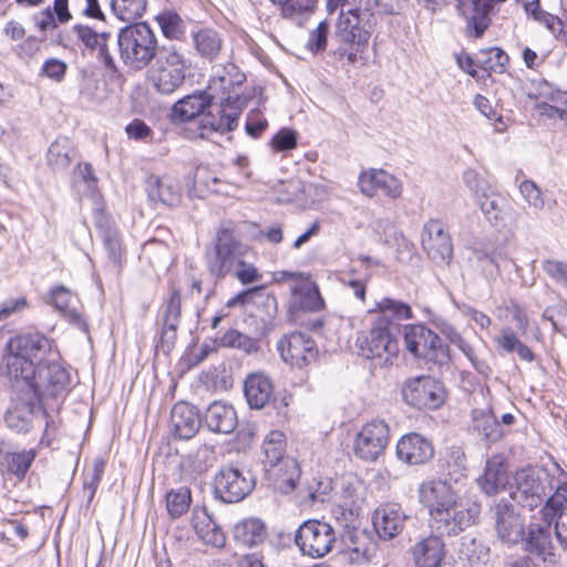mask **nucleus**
Returning a JSON list of instances; mask_svg holds the SVG:
<instances>
[{
	"mask_svg": "<svg viewBox=\"0 0 567 567\" xmlns=\"http://www.w3.org/2000/svg\"><path fill=\"white\" fill-rule=\"evenodd\" d=\"M421 503L429 508L430 527L435 534L419 539L411 548L416 567H440L445 558L442 536L457 535L476 523L482 506L461 501L446 481H430L419 489Z\"/></svg>",
	"mask_w": 567,
	"mask_h": 567,
	"instance_id": "obj_1",
	"label": "nucleus"
},
{
	"mask_svg": "<svg viewBox=\"0 0 567 567\" xmlns=\"http://www.w3.org/2000/svg\"><path fill=\"white\" fill-rule=\"evenodd\" d=\"M50 351L51 341L42 333L30 332L10 338L0 361V377L7 379L11 386H20L21 378L31 375L35 361L42 362Z\"/></svg>",
	"mask_w": 567,
	"mask_h": 567,
	"instance_id": "obj_2",
	"label": "nucleus"
},
{
	"mask_svg": "<svg viewBox=\"0 0 567 567\" xmlns=\"http://www.w3.org/2000/svg\"><path fill=\"white\" fill-rule=\"evenodd\" d=\"M117 45L121 60L134 71L150 66L162 51L155 32L146 22L131 23L122 28L117 34Z\"/></svg>",
	"mask_w": 567,
	"mask_h": 567,
	"instance_id": "obj_3",
	"label": "nucleus"
},
{
	"mask_svg": "<svg viewBox=\"0 0 567 567\" xmlns=\"http://www.w3.org/2000/svg\"><path fill=\"white\" fill-rule=\"evenodd\" d=\"M69 371L55 361H42L33 368L31 375L21 378L20 391H25L45 412L49 400L64 398L70 389Z\"/></svg>",
	"mask_w": 567,
	"mask_h": 567,
	"instance_id": "obj_4",
	"label": "nucleus"
},
{
	"mask_svg": "<svg viewBox=\"0 0 567 567\" xmlns=\"http://www.w3.org/2000/svg\"><path fill=\"white\" fill-rule=\"evenodd\" d=\"M190 60L177 44H163L161 55L148 72L154 90L162 95H172L183 86Z\"/></svg>",
	"mask_w": 567,
	"mask_h": 567,
	"instance_id": "obj_5",
	"label": "nucleus"
},
{
	"mask_svg": "<svg viewBox=\"0 0 567 567\" xmlns=\"http://www.w3.org/2000/svg\"><path fill=\"white\" fill-rule=\"evenodd\" d=\"M245 101L236 95L220 97V102L205 111L197 124V135L202 138L208 137L213 133H227L236 130Z\"/></svg>",
	"mask_w": 567,
	"mask_h": 567,
	"instance_id": "obj_6",
	"label": "nucleus"
},
{
	"mask_svg": "<svg viewBox=\"0 0 567 567\" xmlns=\"http://www.w3.org/2000/svg\"><path fill=\"white\" fill-rule=\"evenodd\" d=\"M406 350L417 359L443 365L450 361L449 347L442 338L423 324L403 328Z\"/></svg>",
	"mask_w": 567,
	"mask_h": 567,
	"instance_id": "obj_7",
	"label": "nucleus"
},
{
	"mask_svg": "<svg viewBox=\"0 0 567 567\" xmlns=\"http://www.w3.org/2000/svg\"><path fill=\"white\" fill-rule=\"evenodd\" d=\"M256 307L250 318L255 321V332L261 337L269 334L275 329V318L278 311L277 299L271 293H265L264 287H254L241 291L228 302V307L236 305H249Z\"/></svg>",
	"mask_w": 567,
	"mask_h": 567,
	"instance_id": "obj_8",
	"label": "nucleus"
},
{
	"mask_svg": "<svg viewBox=\"0 0 567 567\" xmlns=\"http://www.w3.org/2000/svg\"><path fill=\"white\" fill-rule=\"evenodd\" d=\"M373 13L368 10L341 9L337 24L336 38L344 44L357 45V52H364L373 30Z\"/></svg>",
	"mask_w": 567,
	"mask_h": 567,
	"instance_id": "obj_9",
	"label": "nucleus"
},
{
	"mask_svg": "<svg viewBox=\"0 0 567 567\" xmlns=\"http://www.w3.org/2000/svg\"><path fill=\"white\" fill-rule=\"evenodd\" d=\"M255 487V478L243 468L223 466L214 476V496L226 504L238 503L246 498Z\"/></svg>",
	"mask_w": 567,
	"mask_h": 567,
	"instance_id": "obj_10",
	"label": "nucleus"
},
{
	"mask_svg": "<svg viewBox=\"0 0 567 567\" xmlns=\"http://www.w3.org/2000/svg\"><path fill=\"white\" fill-rule=\"evenodd\" d=\"M497 537L507 545H516L525 535L524 517L507 497L495 498L488 507Z\"/></svg>",
	"mask_w": 567,
	"mask_h": 567,
	"instance_id": "obj_11",
	"label": "nucleus"
},
{
	"mask_svg": "<svg viewBox=\"0 0 567 567\" xmlns=\"http://www.w3.org/2000/svg\"><path fill=\"white\" fill-rule=\"evenodd\" d=\"M334 542L336 533L332 526L317 519L301 524L295 537L301 553L312 558L323 557L330 553Z\"/></svg>",
	"mask_w": 567,
	"mask_h": 567,
	"instance_id": "obj_12",
	"label": "nucleus"
},
{
	"mask_svg": "<svg viewBox=\"0 0 567 567\" xmlns=\"http://www.w3.org/2000/svg\"><path fill=\"white\" fill-rule=\"evenodd\" d=\"M402 396L409 405L416 409H436L445 400V390L436 379L422 375L404 383Z\"/></svg>",
	"mask_w": 567,
	"mask_h": 567,
	"instance_id": "obj_13",
	"label": "nucleus"
},
{
	"mask_svg": "<svg viewBox=\"0 0 567 567\" xmlns=\"http://www.w3.org/2000/svg\"><path fill=\"white\" fill-rule=\"evenodd\" d=\"M390 440L389 425L383 420H372L358 432L354 455L367 462H374L384 452Z\"/></svg>",
	"mask_w": 567,
	"mask_h": 567,
	"instance_id": "obj_14",
	"label": "nucleus"
},
{
	"mask_svg": "<svg viewBox=\"0 0 567 567\" xmlns=\"http://www.w3.org/2000/svg\"><path fill=\"white\" fill-rule=\"evenodd\" d=\"M243 256V246L231 230L220 228L215 240V254L208 261L209 272L217 279L230 274Z\"/></svg>",
	"mask_w": 567,
	"mask_h": 567,
	"instance_id": "obj_15",
	"label": "nucleus"
},
{
	"mask_svg": "<svg viewBox=\"0 0 567 567\" xmlns=\"http://www.w3.org/2000/svg\"><path fill=\"white\" fill-rule=\"evenodd\" d=\"M281 359L299 369L305 368L318 358V348L313 339L302 332L284 336L277 343Z\"/></svg>",
	"mask_w": 567,
	"mask_h": 567,
	"instance_id": "obj_16",
	"label": "nucleus"
},
{
	"mask_svg": "<svg viewBox=\"0 0 567 567\" xmlns=\"http://www.w3.org/2000/svg\"><path fill=\"white\" fill-rule=\"evenodd\" d=\"M421 243L429 258L436 265H447L453 255L452 240L444 225L437 219L424 224Z\"/></svg>",
	"mask_w": 567,
	"mask_h": 567,
	"instance_id": "obj_17",
	"label": "nucleus"
},
{
	"mask_svg": "<svg viewBox=\"0 0 567 567\" xmlns=\"http://www.w3.org/2000/svg\"><path fill=\"white\" fill-rule=\"evenodd\" d=\"M543 518L555 522V535L564 549H567V477L558 478L557 491L553 493L542 508Z\"/></svg>",
	"mask_w": 567,
	"mask_h": 567,
	"instance_id": "obj_18",
	"label": "nucleus"
},
{
	"mask_svg": "<svg viewBox=\"0 0 567 567\" xmlns=\"http://www.w3.org/2000/svg\"><path fill=\"white\" fill-rule=\"evenodd\" d=\"M506 0H455V9L460 17L466 22L468 37L478 39L483 37L489 27L492 19L489 13L493 2L503 3Z\"/></svg>",
	"mask_w": 567,
	"mask_h": 567,
	"instance_id": "obj_19",
	"label": "nucleus"
},
{
	"mask_svg": "<svg viewBox=\"0 0 567 567\" xmlns=\"http://www.w3.org/2000/svg\"><path fill=\"white\" fill-rule=\"evenodd\" d=\"M360 352L367 359H380L388 363L399 352L398 333L373 323L369 334L360 343Z\"/></svg>",
	"mask_w": 567,
	"mask_h": 567,
	"instance_id": "obj_20",
	"label": "nucleus"
},
{
	"mask_svg": "<svg viewBox=\"0 0 567 567\" xmlns=\"http://www.w3.org/2000/svg\"><path fill=\"white\" fill-rule=\"evenodd\" d=\"M216 94L206 90H197L178 101H176L171 110V120L174 123L193 122L196 125L199 118L204 115L205 111L212 106L216 100Z\"/></svg>",
	"mask_w": 567,
	"mask_h": 567,
	"instance_id": "obj_21",
	"label": "nucleus"
},
{
	"mask_svg": "<svg viewBox=\"0 0 567 567\" xmlns=\"http://www.w3.org/2000/svg\"><path fill=\"white\" fill-rule=\"evenodd\" d=\"M507 461L503 454H494L485 462L483 473L476 478L478 488L486 496H495L509 484Z\"/></svg>",
	"mask_w": 567,
	"mask_h": 567,
	"instance_id": "obj_22",
	"label": "nucleus"
},
{
	"mask_svg": "<svg viewBox=\"0 0 567 567\" xmlns=\"http://www.w3.org/2000/svg\"><path fill=\"white\" fill-rule=\"evenodd\" d=\"M408 518L400 504L385 503L374 511L372 523L380 538L392 539L402 533Z\"/></svg>",
	"mask_w": 567,
	"mask_h": 567,
	"instance_id": "obj_23",
	"label": "nucleus"
},
{
	"mask_svg": "<svg viewBox=\"0 0 567 567\" xmlns=\"http://www.w3.org/2000/svg\"><path fill=\"white\" fill-rule=\"evenodd\" d=\"M523 549L540 558L544 563L556 564L557 557L550 534V524H530L526 536L520 539Z\"/></svg>",
	"mask_w": 567,
	"mask_h": 567,
	"instance_id": "obj_24",
	"label": "nucleus"
},
{
	"mask_svg": "<svg viewBox=\"0 0 567 567\" xmlns=\"http://www.w3.org/2000/svg\"><path fill=\"white\" fill-rule=\"evenodd\" d=\"M396 456L409 465H422L434 456L432 442L419 433L403 435L396 444Z\"/></svg>",
	"mask_w": 567,
	"mask_h": 567,
	"instance_id": "obj_25",
	"label": "nucleus"
},
{
	"mask_svg": "<svg viewBox=\"0 0 567 567\" xmlns=\"http://www.w3.org/2000/svg\"><path fill=\"white\" fill-rule=\"evenodd\" d=\"M38 401L25 391H21L4 413L6 425L16 433H28L32 429Z\"/></svg>",
	"mask_w": 567,
	"mask_h": 567,
	"instance_id": "obj_26",
	"label": "nucleus"
},
{
	"mask_svg": "<svg viewBox=\"0 0 567 567\" xmlns=\"http://www.w3.org/2000/svg\"><path fill=\"white\" fill-rule=\"evenodd\" d=\"M369 313L377 315L374 323L398 334L401 332L400 322L412 317V310L408 303L389 297L378 301L375 307L369 310Z\"/></svg>",
	"mask_w": 567,
	"mask_h": 567,
	"instance_id": "obj_27",
	"label": "nucleus"
},
{
	"mask_svg": "<svg viewBox=\"0 0 567 567\" xmlns=\"http://www.w3.org/2000/svg\"><path fill=\"white\" fill-rule=\"evenodd\" d=\"M37 455L35 449L12 452L8 450L4 440L0 439V472L2 475L13 477L17 482L25 478Z\"/></svg>",
	"mask_w": 567,
	"mask_h": 567,
	"instance_id": "obj_28",
	"label": "nucleus"
},
{
	"mask_svg": "<svg viewBox=\"0 0 567 567\" xmlns=\"http://www.w3.org/2000/svg\"><path fill=\"white\" fill-rule=\"evenodd\" d=\"M181 293L173 290L171 297L163 306L161 316V348L165 353H169L177 338V329L181 322Z\"/></svg>",
	"mask_w": 567,
	"mask_h": 567,
	"instance_id": "obj_29",
	"label": "nucleus"
},
{
	"mask_svg": "<svg viewBox=\"0 0 567 567\" xmlns=\"http://www.w3.org/2000/svg\"><path fill=\"white\" fill-rule=\"evenodd\" d=\"M359 187L369 197L374 196L379 190L393 199L399 198L402 194L401 182L382 169L362 173L359 176Z\"/></svg>",
	"mask_w": 567,
	"mask_h": 567,
	"instance_id": "obj_30",
	"label": "nucleus"
},
{
	"mask_svg": "<svg viewBox=\"0 0 567 567\" xmlns=\"http://www.w3.org/2000/svg\"><path fill=\"white\" fill-rule=\"evenodd\" d=\"M171 421L175 436L181 440L192 439L202 424L197 409L185 402H178L173 406Z\"/></svg>",
	"mask_w": 567,
	"mask_h": 567,
	"instance_id": "obj_31",
	"label": "nucleus"
},
{
	"mask_svg": "<svg viewBox=\"0 0 567 567\" xmlns=\"http://www.w3.org/2000/svg\"><path fill=\"white\" fill-rule=\"evenodd\" d=\"M204 423L210 432L229 434L238 423L235 409L221 401H215L206 409Z\"/></svg>",
	"mask_w": 567,
	"mask_h": 567,
	"instance_id": "obj_32",
	"label": "nucleus"
},
{
	"mask_svg": "<svg viewBox=\"0 0 567 567\" xmlns=\"http://www.w3.org/2000/svg\"><path fill=\"white\" fill-rule=\"evenodd\" d=\"M192 522L196 534L205 544L216 548L225 546L226 535L213 519L206 507H195Z\"/></svg>",
	"mask_w": 567,
	"mask_h": 567,
	"instance_id": "obj_33",
	"label": "nucleus"
},
{
	"mask_svg": "<svg viewBox=\"0 0 567 567\" xmlns=\"http://www.w3.org/2000/svg\"><path fill=\"white\" fill-rule=\"evenodd\" d=\"M244 394L251 409H262L272 399V382L269 377L264 373H250L244 382Z\"/></svg>",
	"mask_w": 567,
	"mask_h": 567,
	"instance_id": "obj_34",
	"label": "nucleus"
},
{
	"mask_svg": "<svg viewBox=\"0 0 567 567\" xmlns=\"http://www.w3.org/2000/svg\"><path fill=\"white\" fill-rule=\"evenodd\" d=\"M292 307L305 311H318L324 306L319 288L309 276L301 278L290 287Z\"/></svg>",
	"mask_w": 567,
	"mask_h": 567,
	"instance_id": "obj_35",
	"label": "nucleus"
},
{
	"mask_svg": "<svg viewBox=\"0 0 567 567\" xmlns=\"http://www.w3.org/2000/svg\"><path fill=\"white\" fill-rule=\"evenodd\" d=\"M472 429L487 443H496L503 439L505 431L491 408L474 409L471 413Z\"/></svg>",
	"mask_w": 567,
	"mask_h": 567,
	"instance_id": "obj_36",
	"label": "nucleus"
},
{
	"mask_svg": "<svg viewBox=\"0 0 567 567\" xmlns=\"http://www.w3.org/2000/svg\"><path fill=\"white\" fill-rule=\"evenodd\" d=\"M150 200L167 207L176 206L181 200V188L169 177L150 176L146 182Z\"/></svg>",
	"mask_w": 567,
	"mask_h": 567,
	"instance_id": "obj_37",
	"label": "nucleus"
},
{
	"mask_svg": "<svg viewBox=\"0 0 567 567\" xmlns=\"http://www.w3.org/2000/svg\"><path fill=\"white\" fill-rule=\"evenodd\" d=\"M73 32L76 34L78 39L91 50L99 49L100 55L103 58V61L107 68H114V59L110 54L107 48V41L111 38V33L102 32L97 33L89 25L75 24L72 28Z\"/></svg>",
	"mask_w": 567,
	"mask_h": 567,
	"instance_id": "obj_38",
	"label": "nucleus"
},
{
	"mask_svg": "<svg viewBox=\"0 0 567 567\" xmlns=\"http://www.w3.org/2000/svg\"><path fill=\"white\" fill-rule=\"evenodd\" d=\"M233 536L245 546H257L266 539V526L258 518H247L234 526Z\"/></svg>",
	"mask_w": 567,
	"mask_h": 567,
	"instance_id": "obj_39",
	"label": "nucleus"
},
{
	"mask_svg": "<svg viewBox=\"0 0 567 567\" xmlns=\"http://www.w3.org/2000/svg\"><path fill=\"white\" fill-rule=\"evenodd\" d=\"M193 43L197 54L205 60H215L221 51L223 39L213 29H200L193 33Z\"/></svg>",
	"mask_w": 567,
	"mask_h": 567,
	"instance_id": "obj_40",
	"label": "nucleus"
},
{
	"mask_svg": "<svg viewBox=\"0 0 567 567\" xmlns=\"http://www.w3.org/2000/svg\"><path fill=\"white\" fill-rule=\"evenodd\" d=\"M51 303L74 326H76L83 332H87V323L82 316L76 311L69 309L72 300V293L69 289L63 286H56L50 291Z\"/></svg>",
	"mask_w": 567,
	"mask_h": 567,
	"instance_id": "obj_41",
	"label": "nucleus"
},
{
	"mask_svg": "<svg viewBox=\"0 0 567 567\" xmlns=\"http://www.w3.org/2000/svg\"><path fill=\"white\" fill-rule=\"evenodd\" d=\"M73 154L74 151L66 137L56 138L48 150V165L55 172H63L70 166Z\"/></svg>",
	"mask_w": 567,
	"mask_h": 567,
	"instance_id": "obj_42",
	"label": "nucleus"
},
{
	"mask_svg": "<svg viewBox=\"0 0 567 567\" xmlns=\"http://www.w3.org/2000/svg\"><path fill=\"white\" fill-rule=\"evenodd\" d=\"M262 450L265 454L264 463L270 467H275L279 464L286 468H291L293 473L287 478V483L291 488L296 486V477L299 476L298 465L295 460L284 457V445H275L264 441Z\"/></svg>",
	"mask_w": 567,
	"mask_h": 567,
	"instance_id": "obj_43",
	"label": "nucleus"
},
{
	"mask_svg": "<svg viewBox=\"0 0 567 567\" xmlns=\"http://www.w3.org/2000/svg\"><path fill=\"white\" fill-rule=\"evenodd\" d=\"M146 0H111L114 16L125 22L135 21L146 11Z\"/></svg>",
	"mask_w": 567,
	"mask_h": 567,
	"instance_id": "obj_44",
	"label": "nucleus"
},
{
	"mask_svg": "<svg viewBox=\"0 0 567 567\" xmlns=\"http://www.w3.org/2000/svg\"><path fill=\"white\" fill-rule=\"evenodd\" d=\"M244 79V74L237 72V68L230 64L223 70V74H217L210 80L206 91L215 94L217 90H220L224 93H228L227 95H231L230 90L234 89L235 85L241 84Z\"/></svg>",
	"mask_w": 567,
	"mask_h": 567,
	"instance_id": "obj_45",
	"label": "nucleus"
},
{
	"mask_svg": "<svg viewBox=\"0 0 567 567\" xmlns=\"http://www.w3.org/2000/svg\"><path fill=\"white\" fill-rule=\"evenodd\" d=\"M481 210L489 221L495 226L501 225L505 220V199L501 195L485 193L477 199Z\"/></svg>",
	"mask_w": 567,
	"mask_h": 567,
	"instance_id": "obj_46",
	"label": "nucleus"
},
{
	"mask_svg": "<svg viewBox=\"0 0 567 567\" xmlns=\"http://www.w3.org/2000/svg\"><path fill=\"white\" fill-rule=\"evenodd\" d=\"M192 503V493L188 487L171 489L166 494V508L172 518H178L185 514Z\"/></svg>",
	"mask_w": 567,
	"mask_h": 567,
	"instance_id": "obj_47",
	"label": "nucleus"
},
{
	"mask_svg": "<svg viewBox=\"0 0 567 567\" xmlns=\"http://www.w3.org/2000/svg\"><path fill=\"white\" fill-rule=\"evenodd\" d=\"M219 343L221 347L238 349L247 354L255 353L259 350V343L256 339L236 329H230L225 332Z\"/></svg>",
	"mask_w": 567,
	"mask_h": 567,
	"instance_id": "obj_48",
	"label": "nucleus"
},
{
	"mask_svg": "<svg viewBox=\"0 0 567 567\" xmlns=\"http://www.w3.org/2000/svg\"><path fill=\"white\" fill-rule=\"evenodd\" d=\"M162 33L169 40H181L185 34V24L182 18L173 11H164L156 16Z\"/></svg>",
	"mask_w": 567,
	"mask_h": 567,
	"instance_id": "obj_49",
	"label": "nucleus"
},
{
	"mask_svg": "<svg viewBox=\"0 0 567 567\" xmlns=\"http://www.w3.org/2000/svg\"><path fill=\"white\" fill-rule=\"evenodd\" d=\"M280 7L281 16L295 19L298 16L311 13L317 7L318 0H270Z\"/></svg>",
	"mask_w": 567,
	"mask_h": 567,
	"instance_id": "obj_50",
	"label": "nucleus"
},
{
	"mask_svg": "<svg viewBox=\"0 0 567 567\" xmlns=\"http://www.w3.org/2000/svg\"><path fill=\"white\" fill-rule=\"evenodd\" d=\"M519 193L528 207L535 212H540L545 208V198L542 189L532 179L523 181L518 186Z\"/></svg>",
	"mask_w": 567,
	"mask_h": 567,
	"instance_id": "obj_51",
	"label": "nucleus"
},
{
	"mask_svg": "<svg viewBox=\"0 0 567 567\" xmlns=\"http://www.w3.org/2000/svg\"><path fill=\"white\" fill-rule=\"evenodd\" d=\"M105 471V461L103 458H95L93 462L92 471L89 472L83 482V491L87 494V505L93 501L101 478Z\"/></svg>",
	"mask_w": 567,
	"mask_h": 567,
	"instance_id": "obj_52",
	"label": "nucleus"
},
{
	"mask_svg": "<svg viewBox=\"0 0 567 567\" xmlns=\"http://www.w3.org/2000/svg\"><path fill=\"white\" fill-rule=\"evenodd\" d=\"M329 32V21L327 19L320 21L317 28L310 31L306 48L312 53L324 51L327 48Z\"/></svg>",
	"mask_w": 567,
	"mask_h": 567,
	"instance_id": "obj_53",
	"label": "nucleus"
},
{
	"mask_svg": "<svg viewBox=\"0 0 567 567\" xmlns=\"http://www.w3.org/2000/svg\"><path fill=\"white\" fill-rule=\"evenodd\" d=\"M297 132L285 127L271 138L270 145L277 152H287L297 146Z\"/></svg>",
	"mask_w": 567,
	"mask_h": 567,
	"instance_id": "obj_54",
	"label": "nucleus"
},
{
	"mask_svg": "<svg viewBox=\"0 0 567 567\" xmlns=\"http://www.w3.org/2000/svg\"><path fill=\"white\" fill-rule=\"evenodd\" d=\"M105 249L109 252L110 259L118 264L122 259V248L120 243L118 231L113 228L104 229L102 233Z\"/></svg>",
	"mask_w": 567,
	"mask_h": 567,
	"instance_id": "obj_55",
	"label": "nucleus"
},
{
	"mask_svg": "<svg viewBox=\"0 0 567 567\" xmlns=\"http://www.w3.org/2000/svg\"><path fill=\"white\" fill-rule=\"evenodd\" d=\"M452 342L457 346V348L464 353V355L471 361L472 365L480 373L487 374L489 372L488 364L475 355L474 348L460 334H455V338L452 339Z\"/></svg>",
	"mask_w": 567,
	"mask_h": 567,
	"instance_id": "obj_56",
	"label": "nucleus"
},
{
	"mask_svg": "<svg viewBox=\"0 0 567 567\" xmlns=\"http://www.w3.org/2000/svg\"><path fill=\"white\" fill-rule=\"evenodd\" d=\"M332 489L329 478H313L308 485V497L312 504L323 503Z\"/></svg>",
	"mask_w": 567,
	"mask_h": 567,
	"instance_id": "obj_57",
	"label": "nucleus"
},
{
	"mask_svg": "<svg viewBox=\"0 0 567 567\" xmlns=\"http://www.w3.org/2000/svg\"><path fill=\"white\" fill-rule=\"evenodd\" d=\"M543 269L553 280L567 288V262L547 259L543 262Z\"/></svg>",
	"mask_w": 567,
	"mask_h": 567,
	"instance_id": "obj_58",
	"label": "nucleus"
},
{
	"mask_svg": "<svg viewBox=\"0 0 567 567\" xmlns=\"http://www.w3.org/2000/svg\"><path fill=\"white\" fill-rule=\"evenodd\" d=\"M463 181L470 190L475 195L476 200L481 198L488 190L487 183L482 179L478 173L474 169H466L463 174Z\"/></svg>",
	"mask_w": 567,
	"mask_h": 567,
	"instance_id": "obj_59",
	"label": "nucleus"
},
{
	"mask_svg": "<svg viewBox=\"0 0 567 567\" xmlns=\"http://www.w3.org/2000/svg\"><path fill=\"white\" fill-rule=\"evenodd\" d=\"M504 310L506 316H511L512 320L516 322V328L525 332L528 326V318L525 309L516 301L509 300L505 303Z\"/></svg>",
	"mask_w": 567,
	"mask_h": 567,
	"instance_id": "obj_60",
	"label": "nucleus"
},
{
	"mask_svg": "<svg viewBox=\"0 0 567 567\" xmlns=\"http://www.w3.org/2000/svg\"><path fill=\"white\" fill-rule=\"evenodd\" d=\"M486 52L493 53L494 56L483 62L484 69L495 73L505 72L509 62L508 55L499 48H491Z\"/></svg>",
	"mask_w": 567,
	"mask_h": 567,
	"instance_id": "obj_61",
	"label": "nucleus"
},
{
	"mask_svg": "<svg viewBox=\"0 0 567 567\" xmlns=\"http://www.w3.org/2000/svg\"><path fill=\"white\" fill-rule=\"evenodd\" d=\"M237 266H238V268L235 271V277L243 285L257 282L261 279V274L258 271V269L252 264H248L240 259V260H238Z\"/></svg>",
	"mask_w": 567,
	"mask_h": 567,
	"instance_id": "obj_62",
	"label": "nucleus"
},
{
	"mask_svg": "<svg viewBox=\"0 0 567 567\" xmlns=\"http://www.w3.org/2000/svg\"><path fill=\"white\" fill-rule=\"evenodd\" d=\"M460 551L473 563L486 558L488 549L472 538L463 540Z\"/></svg>",
	"mask_w": 567,
	"mask_h": 567,
	"instance_id": "obj_63",
	"label": "nucleus"
},
{
	"mask_svg": "<svg viewBox=\"0 0 567 567\" xmlns=\"http://www.w3.org/2000/svg\"><path fill=\"white\" fill-rule=\"evenodd\" d=\"M534 18L544 23L546 28L555 35H560L564 32V22L560 18L547 12L538 11L535 7L532 10Z\"/></svg>",
	"mask_w": 567,
	"mask_h": 567,
	"instance_id": "obj_64",
	"label": "nucleus"
}]
</instances>
